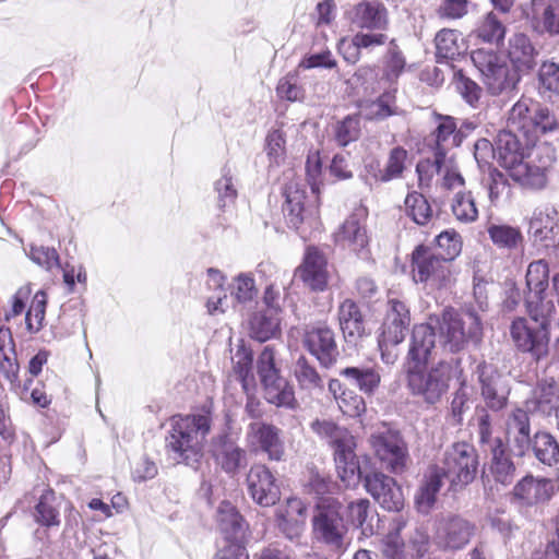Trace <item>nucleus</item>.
Wrapping results in <instances>:
<instances>
[{
	"label": "nucleus",
	"mask_w": 559,
	"mask_h": 559,
	"mask_svg": "<svg viewBox=\"0 0 559 559\" xmlns=\"http://www.w3.org/2000/svg\"><path fill=\"white\" fill-rule=\"evenodd\" d=\"M525 283L524 306L528 318H516L510 326V334L516 347L530 353L536 360L548 355L550 340V316L556 312L555 302L547 299L549 266L545 260L530 263Z\"/></svg>",
	"instance_id": "1"
},
{
	"label": "nucleus",
	"mask_w": 559,
	"mask_h": 559,
	"mask_svg": "<svg viewBox=\"0 0 559 559\" xmlns=\"http://www.w3.org/2000/svg\"><path fill=\"white\" fill-rule=\"evenodd\" d=\"M533 147L534 144H526L511 130H500L491 142V158H496L508 176L523 188L540 190L547 186L548 177L540 167L527 162Z\"/></svg>",
	"instance_id": "2"
},
{
	"label": "nucleus",
	"mask_w": 559,
	"mask_h": 559,
	"mask_svg": "<svg viewBox=\"0 0 559 559\" xmlns=\"http://www.w3.org/2000/svg\"><path fill=\"white\" fill-rule=\"evenodd\" d=\"M166 437V451L176 463L194 465L199 462L202 444L211 429L209 414L174 416Z\"/></svg>",
	"instance_id": "3"
},
{
	"label": "nucleus",
	"mask_w": 559,
	"mask_h": 559,
	"mask_svg": "<svg viewBox=\"0 0 559 559\" xmlns=\"http://www.w3.org/2000/svg\"><path fill=\"white\" fill-rule=\"evenodd\" d=\"M538 52L530 38L523 34H515L509 40L507 58L511 67L499 64L498 57L491 51V96L509 95L516 88L521 73H528L536 66Z\"/></svg>",
	"instance_id": "4"
},
{
	"label": "nucleus",
	"mask_w": 559,
	"mask_h": 559,
	"mask_svg": "<svg viewBox=\"0 0 559 559\" xmlns=\"http://www.w3.org/2000/svg\"><path fill=\"white\" fill-rule=\"evenodd\" d=\"M425 366L407 367V386L413 395L433 405L448 392L450 380L456 368L452 362L444 360L428 370L425 369Z\"/></svg>",
	"instance_id": "5"
},
{
	"label": "nucleus",
	"mask_w": 559,
	"mask_h": 559,
	"mask_svg": "<svg viewBox=\"0 0 559 559\" xmlns=\"http://www.w3.org/2000/svg\"><path fill=\"white\" fill-rule=\"evenodd\" d=\"M433 325L438 326L443 347L451 353L463 349L468 338L478 341L481 334L480 318L475 312L444 310L440 319H433Z\"/></svg>",
	"instance_id": "6"
},
{
	"label": "nucleus",
	"mask_w": 559,
	"mask_h": 559,
	"mask_svg": "<svg viewBox=\"0 0 559 559\" xmlns=\"http://www.w3.org/2000/svg\"><path fill=\"white\" fill-rule=\"evenodd\" d=\"M257 368L266 402L277 407L295 408L297 401L294 388L280 374L271 346H265L261 352Z\"/></svg>",
	"instance_id": "7"
},
{
	"label": "nucleus",
	"mask_w": 559,
	"mask_h": 559,
	"mask_svg": "<svg viewBox=\"0 0 559 559\" xmlns=\"http://www.w3.org/2000/svg\"><path fill=\"white\" fill-rule=\"evenodd\" d=\"M312 522L313 532L319 540L337 551L346 548L347 526L343 519L341 502L334 498H321Z\"/></svg>",
	"instance_id": "8"
},
{
	"label": "nucleus",
	"mask_w": 559,
	"mask_h": 559,
	"mask_svg": "<svg viewBox=\"0 0 559 559\" xmlns=\"http://www.w3.org/2000/svg\"><path fill=\"white\" fill-rule=\"evenodd\" d=\"M477 456L475 449L466 443H454L444 452L442 466H436L441 478H447L450 487L457 490L469 484L476 476Z\"/></svg>",
	"instance_id": "9"
},
{
	"label": "nucleus",
	"mask_w": 559,
	"mask_h": 559,
	"mask_svg": "<svg viewBox=\"0 0 559 559\" xmlns=\"http://www.w3.org/2000/svg\"><path fill=\"white\" fill-rule=\"evenodd\" d=\"M511 115L523 120L521 134L525 138L526 144L535 145L538 143V138H551L559 130L556 115L548 107L539 104L530 110L526 105L515 103L511 108Z\"/></svg>",
	"instance_id": "10"
},
{
	"label": "nucleus",
	"mask_w": 559,
	"mask_h": 559,
	"mask_svg": "<svg viewBox=\"0 0 559 559\" xmlns=\"http://www.w3.org/2000/svg\"><path fill=\"white\" fill-rule=\"evenodd\" d=\"M369 444L381 466L394 474L405 471L408 461V450L401 435L386 430L372 433Z\"/></svg>",
	"instance_id": "11"
},
{
	"label": "nucleus",
	"mask_w": 559,
	"mask_h": 559,
	"mask_svg": "<svg viewBox=\"0 0 559 559\" xmlns=\"http://www.w3.org/2000/svg\"><path fill=\"white\" fill-rule=\"evenodd\" d=\"M366 217L365 210L352 213L333 235L337 246L362 260L369 259L371 254Z\"/></svg>",
	"instance_id": "12"
},
{
	"label": "nucleus",
	"mask_w": 559,
	"mask_h": 559,
	"mask_svg": "<svg viewBox=\"0 0 559 559\" xmlns=\"http://www.w3.org/2000/svg\"><path fill=\"white\" fill-rule=\"evenodd\" d=\"M285 203L283 212L289 227L299 229L301 225L308 224L313 227L318 221V205L307 201L306 186L293 180L284 190Z\"/></svg>",
	"instance_id": "13"
},
{
	"label": "nucleus",
	"mask_w": 559,
	"mask_h": 559,
	"mask_svg": "<svg viewBox=\"0 0 559 559\" xmlns=\"http://www.w3.org/2000/svg\"><path fill=\"white\" fill-rule=\"evenodd\" d=\"M367 492L386 511L399 512L404 507L402 488L394 478L381 472H372L365 476Z\"/></svg>",
	"instance_id": "14"
},
{
	"label": "nucleus",
	"mask_w": 559,
	"mask_h": 559,
	"mask_svg": "<svg viewBox=\"0 0 559 559\" xmlns=\"http://www.w3.org/2000/svg\"><path fill=\"white\" fill-rule=\"evenodd\" d=\"M413 273L416 282H429L432 286H442L450 277L448 261L424 246L413 252Z\"/></svg>",
	"instance_id": "15"
},
{
	"label": "nucleus",
	"mask_w": 559,
	"mask_h": 559,
	"mask_svg": "<svg viewBox=\"0 0 559 559\" xmlns=\"http://www.w3.org/2000/svg\"><path fill=\"white\" fill-rule=\"evenodd\" d=\"M252 500L260 507H272L281 499V489L272 472L262 464L250 467L246 478Z\"/></svg>",
	"instance_id": "16"
},
{
	"label": "nucleus",
	"mask_w": 559,
	"mask_h": 559,
	"mask_svg": "<svg viewBox=\"0 0 559 559\" xmlns=\"http://www.w3.org/2000/svg\"><path fill=\"white\" fill-rule=\"evenodd\" d=\"M302 342L321 366L329 368L336 362L340 352L334 332L328 325L318 324L307 328Z\"/></svg>",
	"instance_id": "17"
},
{
	"label": "nucleus",
	"mask_w": 559,
	"mask_h": 559,
	"mask_svg": "<svg viewBox=\"0 0 559 559\" xmlns=\"http://www.w3.org/2000/svg\"><path fill=\"white\" fill-rule=\"evenodd\" d=\"M280 433L276 426L257 420L249 424L246 438L253 451L265 453L271 461H281L284 456V443Z\"/></svg>",
	"instance_id": "18"
},
{
	"label": "nucleus",
	"mask_w": 559,
	"mask_h": 559,
	"mask_svg": "<svg viewBox=\"0 0 559 559\" xmlns=\"http://www.w3.org/2000/svg\"><path fill=\"white\" fill-rule=\"evenodd\" d=\"M475 526L459 515L442 516L437 522L436 540L444 549L465 547L474 535Z\"/></svg>",
	"instance_id": "19"
},
{
	"label": "nucleus",
	"mask_w": 559,
	"mask_h": 559,
	"mask_svg": "<svg viewBox=\"0 0 559 559\" xmlns=\"http://www.w3.org/2000/svg\"><path fill=\"white\" fill-rule=\"evenodd\" d=\"M552 495L554 485L551 479L534 477L532 474L522 477L507 493L511 500L519 501L527 507L545 503L551 499Z\"/></svg>",
	"instance_id": "20"
},
{
	"label": "nucleus",
	"mask_w": 559,
	"mask_h": 559,
	"mask_svg": "<svg viewBox=\"0 0 559 559\" xmlns=\"http://www.w3.org/2000/svg\"><path fill=\"white\" fill-rule=\"evenodd\" d=\"M411 324V313L404 301L388 300L386 314L382 324L381 344H401Z\"/></svg>",
	"instance_id": "21"
},
{
	"label": "nucleus",
	"mask_w": 559,
	"mask_h": 559,
	"mask_svg": "<svg viewBox=\"0 0 559 559\" xmlns=\"http://www.w3.org/2000/svg\"><path fill=\"white\" fill-rule=\"evenodd\" d=\"M356 440L354 436H350L333 448L337 476L347 487L357 485L361 478L360 463L356 454Z\"/></svg>",
	"instance_id": "22"
},
{
	"label": "nucleus",
	"mask_w": 559,
	"mask_h": 559,
	"mask_svg": "<svg viewBox=\"0 0 559 559\" xmlns=\"http://www.w3.org/2000/svg\"><path fill=\"white\" fill-rule=\"evenodd\" d=\"M516 477V465L510 454V445L501 438L495 439L491 445V491L510 487Z\"/></svg>",
	"instance_id": "23"
},
{
	"label": "nucleus",
	"mask_w": 559,
	"mask_h": 559,
	"mask_svg": "<svg viewBox=\"0 0 559 559\" xmlns=\"http://www.w3.org/2000/svg\"><path fill=\"white\" fill-rule=\"evenodd\" d=\"M306 504L296 497H290L275 510V520L278 530L290 540L300 536L305 520Z\"/></svg>",
	"instance_id": "24"
},
{
	"label": "nucleus",
	"mask_w": 559,
	"mask_h": 559,
	"mask_svg": "<svg viewBox=\"0 0 559 559\" xmlns=\"http://www.w3.org/2000/svg\"><path fill=\"white\" fill-rule=\"evenodd\" d=\"M298 276L312 290L322 292L328 285L326 259L316 247H308L304 263L297 267Z\"/></svg>",
	"instance_id": "25"
},
{
	"label": "nucleus",
	"mask_w": 559,
	"mask_h": 559,
	"mask_svg": "<svg viewBox=\"0 0 559 559\" xmlns=\"http://www.w3.org/2000/svg\"><path fill=\"white\" fill-rule=\"evenodd\" d=\"M436 347V328L433 318L428 323L414 326L412 331L409 349L407 353L408 366L427 365Z\"/></svg>",
	"instance_id": "26"
},
{
	"label": "nucleus",
	"mask_w": 559,
	"mask_h": 559,
	"mask_svg": "<svg viewBox=\"0 0 559 559\" xmlns=\"http://www.w3.org/2000/svg\"><path fill=\"white\" fill-rule=\"evenodd\" d=\"M212 453L216 464L229 475H235L247 464L245 450L227 435L213 439Z\"/></svg>",
	"instance_id": "27"
},
{
	"label": "nucleus",
	"mask_w": 559,
	"mask_h": 559,
	"mask_svg": "<svg viewBox=\"0 0 559 559\" xmlns=\"http://www.w3.org/2000/svg\"><path fill=\"white\" fill-rule=\"evenodd\" d=\"M352 23L368 31H385L389 26L388 10L378 0L362 1L355 5Z\"/></svg>",
	"instance_id": "28"
},
{
	"label": "nucleus",
	"mask_w": 559,
	"mask_h": 559,
	"mask_svg": "<svg viewBox=\"0 0 559 559\" xmlns=\"http://www.w3.org/2000/svg\"><path fill=\"white\" fill-rule=\"evenodd\" d=\"M557 212H534L528 223V235L535 245L545 248L559 245V224L556 222Z\"/></svg>",
	"instance_id": "29"
},
{
	"label": "nucleus",
	"mask_w": 559,
	"mask_h": 559,
	"mask_svg": "<svg viewBox=\"0 0 559 559\" xmlns=\"http://www.w3.org/2000/svg\"><path fill=\"white\" fill-rule=\"evenodd\" d=\"M216 521L227 543H242L247 524L229 501H222L217 508Z\"/></svg>",
	"instance_id": "30"
},
{
	"label": "nucleus",
	"mask_w": 559,
	"mask_h": 559,
	"mask_svg": "<svg viewBox=\"0 0 559 559\" xmlns=\"http://www.w3.org/2000/svg\"><path fill=\"white\" fill-rule=\"evenodd\" d=\"M338 322L346 342L356 344L366 334L364 316L357 304L344 300L338 307Z\"/></svg>",
	"instance_id": "31"
},
{
	"label": "nucleus",
	"mask_w": 559,
	"mask_h": 559,
	"mask_svg": "<svg viewBox=\"0 0 559 559\" xmlns=\"http://www.w3.org/2000/svg\"><path fill=\"white\" fill-rule=\"evenodd\" d=\"M557 389L554 381L546 380L538 382L532 396L526 400L525 406L530 413H539L544 416H550L558 411Z\"/></svg>",
	"instance_id": "32"
},
{
	"label": "nucleus",
	"mask_w": 559,
	"mask_h": 559,
	"mask_svg": "<svg viewBox=\"0 0 559 559\" xmlns=\"http://www.w3.org/2000/svg\"><path fill=\"white\" fill-rule=\"evenodd\" d=\"M329 391L335 399L340 411L349 417H358L366 411V403L364 399L356 392L344 389L343 384L337 379H332L329 382Z\"/></svg>",
	"instance_id": "33"
},
{
	"label": "nucleus",
	"mask_w": 559,
	"mask_h": 559,
	"mask_svg": "<svg viewBox=\"0 0 559 559\" xmlns=\"http://www.w3.org/2000/svg\"><path fill=\"white\" fill-rule=\"evenodd\" d=\"M340 376L369 396L378 390L381 382L380 372L374 367H346L340 371Z\"/></svg>",
	"instance_id": "34"
},
{
	"label": "nucleus",
	"mask_w": 559,
	"mask_h": 559,
	"mask_svg": "<svg viewBox=\"0 0 559 559\" xmlns=\"http://www.w3.org/2000/svg\"><path fill=\"white\" fill-rule=\"evenodd\" d=\"M441 486V473L437 467H432L415 496L416 508L420 513H429L436 502V496Z\"/></svg>",
	"instance_id": "35"
},
{
	"label": "nucleus",
	"mask_w": 559,
	"mask_h": 559,
	"mask_svg": "<svg viewBox=\"0 0 559 559\" xmlns=\"http://www.w3.org/2000/svg\"><path fill=\"white\" fill-rule=\"evenodd\" d=\"M347 522L359 528L366 537L374 534L372 524L373 516L370 515V502L367 499L350 501L346 507Z\"/></svg>",
	"instance_id": "36"
},
{
	"label": "nucleus",
	"mask_w": 559,
	"mask_h": 559,
	"mask_svg": "<svg viewBox=\"0 0 559 559\" xmlns=\"http://www.w3.org/2000/svg\"><path fill=\"white\" fill-rule=\"evenodd\" d=\"M532 450L535 457L543 464L552 466L559 462V443L557 439L547 431L535 433Z\"/></svg>",
	"instance_id": "37"
},
{
	"label": "nucleus",
	"mask_w": 559,
	"mask_h": 559,
	"mask_svg": "<svg viewBox=\"0 0 559 559\" xmlns=\"http://www.w3.org/2000/svg\"><path fill=\"white\" fill-rule=\"evenodd\" d=\"M559 150V139L538 138V143L530 148V160L535 167H540L544 175L547 176V169L557 160Z\"/></svg>",
	"instance_id": "38"
},
{
	"label": "nucleus",
	"mask_w": 559,
	"mask_h": 559,
	"mask_svg": "<svg viewBox=\"0 0 559 559\" xmlns=\"http://www.w3.org/2000/svg\"><path fill=\"white\" fill-rule=\"evenodd\" d=\"M405 212L417 225H427L433 219V212L429 202L417 191L409 192L406 195Z\"/></svg>",
	"instance_id": "39"
},
{
	"label": "nucleus",
	"mask_w": 559,
	"mask_h": 559,
	"mask_svg": "<svg viewBox=\"0 0 559 559\" xmlns=\"http://www.w3.org/2000/svg\"><path fill=\"white\" fill-rule=\"evenodd\" d=\"M406 67V59L394 38L390 39L384 56L383 79L395 83Z\"/></svg>",
	"instance_id": "40"
},
{
	"label": "nucleus",
	"mask_w": 559,
	"mask_h": 559,
	"mask_svg": "<svg viewBox=\"0 0 559 559\" xmlns=\"http://www.w3.org/2000/svg\"><path fill=\"white\" fill-rule=\"evenodd\" d=\"M460 34L455 29L443 28L435 37L436 56L438 61L454 60L461 55V45L459 44Z\"/></svg>",
	"instance_id": "41"
},
{
	"label": "nucleus",
	"mask_w": 559,
	"mask_h": 559,
	"mask_svg": "<svg viewBox=\"0 0 559 559\" xmlns=\"http://www.w3.org/2000/svg\"><path fill=\"white\" fill-rule=\"evenodd\" d=\"M490 239L498 248L513 250L523 241V235L519 227L509 224H491Z\"/></svg>",
	"instance_id": "42"
},
{
	"label": "nucleus",
	"mask_w": 559,
	"mask_h": 559,
	"mask_svg": "<svg viewBox=\"0 0 559 559\" xmlns=\"http://www.w3.org/2000/svg\"><path fill=\"white\" fill-rule=\"evenodd\" d=\"M295 378L302 390L309 392L323 389V380L317 369L311 366L308 360L300 356L294 368Z\"/></svg>",
	"instance_id": "43"
},
{
	"label": "nucleus",
	"mask_w": 559,
	"mask_h": 559,
	"mask_svg": "<svg viewBox=\"0 0 559 559\" xmlns=\"http://www.w3.org/2000/svg\"><path fill=\"white\" fill-rule=\"evenodd\" d=\"M310 427L317 436L326 440L332 448H335L343 440L353 436L346 428L328 419H316L311 423Z\"/></svg>",
	"instance_id": "44"
},
{
	"label": "nucleus",
	"mask_w": 559,
	"mask_h": 559,
	"mask_svg": "<svg viewBox=\"0 0 559 559\" xmlns=\"http://www.w3.org/2000/svg\"><path fill=\"white\" fill-rule=\"evenodd\" d=\"M436 118L438 120V126L432 134L436 142L435 152L439 151V148L447 152L444 146L445 143H451L452 145L457 146L461 141L457 138L459 134L456 133V123L454 118L442 115H436Z\"/></svg>",
	"instance_id": "45"
},
{
	"label": "nucleus",
	"mask_w": 559,
	"mask_h": 559,
	"mask_svg": "<svg viewBox=\"0 0 559 559\" xmlns=\"http://www.w3.org/2000/svg\"><path fill=\"white\" fill-rule=\"evenodd\" d=\"M233 371L236 379L241 383L245 392L249 391V378L252 370V352L243 346L239 347L233 356Z\"/></svg>",
	"instance_id": "46"
},
{
	"label": "nucleus",
	"mask_w": 559,
	"mask_h": 559,
	"mask_svg": "<svg viewBox=\"0 0 559 559\" xmlns=\"http://www.w3.org/2000/svg\"><path fill=\"white\" fill-rule=\"evenodd\" d=\"M436 243L437 254L448 262L454 260L462 250V239L455 230L440 233L436 238Z\"/></svg>",
	"instance_id": "47"
},
{
	"label": "nucleus",
	"mask_w": 559,
	"mask_h": 559,
	"mask_svg": "<svg viewBox=\"0 0 559 559\" xmlns=\"http://www.w3.org/2000/svg\"><path fill=\"white\" fill-rule=\"evenodd\" d=\"M277 329V319L266 313H255L250 320V336L259 342L270 340Z\"/></svg>",
	"instance_id": "48"
},
{
	"label": "nucleus",
	"mask_w": 559,
	"mask_h": 559,
	"mask_svg": "<svg viewBox=\"0 0 559 559\" xmlns=\"http://www.w3.org/2000/svg\"><path fill=\"white\" fill-rule=\"evenodd\" d=\"M55 493L47 490L41 495L36 506L35 518L38 523L45 526H58L60 524L59 512L53 506Z\"/></svg>",
	"instance_id": "49"
},
{
	"label": "nucleus",
	"mask_w": 559,
	"mask_h": 559,
	"mask_svg": "<svg viewBox=\"0 0 559 559\" xmlns=\"http://www.w3.org/2000/svg\"><path fill=\"white\" fill-rule=\"evenodd\" d=\"M254 278L247 273H240L231 284V296L240 305L252 302L257 297Z\"/></svg>",
	"instance_id": "50"
},
{
	"label": "nucleus",
	"mask_w": 559,
	"mask_h": 559,
	"mask_svg": "<svg viewBox=\"0 0 559 559\" xmlns=\"http://www.w3.org/2000/svg\"><path fill=\"white\" fill-rule=\"evenodd\" d=\"M47 305V295L44 290H39L33 297L28 311L26 312V326L29 332H38L45 319Z\"/></svg>",
	"instance_id": "51"
},
{
	"label": "nucleus",
	"mask_w": 559,
	"mask_h": 559,
	"mask_svg": "<svg viewBox=\"0 0 559 559\" xmlns=\"http://www.w3.org/2000/svg\"><path fill=\"white\" fill-rule=\"evenodd\" d=\"M407 158V151L401 146H396L390 151L388 162L383 171H380L379 180L386 182L402 176L405 162Z\"/></svg>",
	"instance_id": "52"
},
{
	"label": "nucleus",
	"mask_w": 559,
	"mask_h": 559,
	"mask_svg": "<svg viewBox=\"0 0 559 559\" xmlns=\"http://www.w3.org/2000/svg\"><path fill=\"white\" fill-rule=\"evenodd\" d=\"M447 152L439 148L435 152V159L420 160L416 166L418 174L419 186H429L435 174L442 173V166L444 165Z\"/></svg>",
	"instance_id": "53"
},
{
	"label": "nucleus",
	"mask_w": 559,
	"mask_h": 559,
	"mask_svg": "<svg viewBox=\"0 0 559 559\" xmlns=\"http://www.w3.org/2000/svg\"><path fill=\"white\" fill-rule=\"evenodd\" d=\"M538 83L540 93L548 92L559 96V64L543 62L538 70Z\"/></svg>",
	"instance_id": "54"
},
{
	"label": "nucleus",
	"mask_w": 559,
	"mask_h": 559,
	"mask_svg": "<svg viewBox=\"0 0 559 559\" xmlns=\"http://www.w3.org/2000/svg\"><path fill=\"white\" fill-rule=\"evenodd\" d=\"M440 175H442L441 187L448 191H461L465 186V180L459 170L453 155H445Z\"/></svg>",
	"instance_id": "55"
},
{
	"label": "nucleus",
	"mask_w": 559,
	"mask_h": 559,
	"mask_svg": "<svg viewBox=\"0 0 559 559\" xmlns=\"http://www.w3.org/2000/svg\"><path fill=\"white\" fill-rule=\"evenodd\" d=\"M452 212L454 216L462 222H473L478 215L471 193H462L461 191H457L454 197Z\"/></svg>",
	"instance_id": "56"
},
{
	"label": "nucleus",
	"mask_w": 559,
	"mask_h": 559,
	"mask_svg": "<svg viewBox=\"0 0 559 559\" xmlns=\"http://www.w3.org/2000/svg\"><path fill=\"white\" fill-rule=\"evenodd\" d=\"M389 94L381 95L377 100L369 103L362 108V116L367 120H383L392 115H396V107L389 104Z\"/></svg>",
	"instance_id": "57"
},
{
	"label": "nucleus",
	"mask_w": 559,
	"mask_h": 559,
	"mask_svg": "<svg viewBox=\"0 0 559 559\" xmlns=\"http://www.w3.org/2000/svg\"><path fill=\"white\" fill-rule=\"evenodd\" d=\"M360 133L359 119L353 116L346 117L336 124L334 138L338 145L346 146L358 139Z\"/></svg>",
	"instance_id": "58"
},
{
	"label": "nucleus",
	"mask_w": 559,
	"mask_h": 559,
	"mask_svg": "<svg viewBox=\"0 0 559 559\" xmlns=\"http://www.w3.org/2000/svg\"><path fill=\"white\" fill-rule=\"evenodd\" d=\"M215 190L218 194L219 207H226L234 203L237 197V190L234 185L233 176L229 169H224L222 177L215 183Z\"/></svg>",
	"instance_id": "59"
},
{
	"label": "nucleus",
	"mask_w": 559,
	"mask_h": 559,
	"mask_svg": "<svg viewBox=\"0 0 559 559\" xmlns=\"http://www.w3.org/2000/svg\"><path fill=\"white\" fill-rule=\"evenodd\" d=\"M276 93L278 97L289 102H300L305 97L304 88L297 84L293 74H287L278 81Z\"/></svg>",
	"instance_id": "60"
},
{
	"label": "nucleus",
	"mask_w": 559,
	"mask_h": 559,
	"mask_svg": "<svg viewBox=\"0 0 559 559\" xmlns=\"http://www.w3.org/2000/svg\"><path fill=\"white\" fill-rule=\"evenodd\" d=\"M436 12L442 20L462 19L468 12V0H441Z\"/></svg>",
	"instance_id": "61"
},
{
	"label": "nucleus",
	"mask_w": 559,
	"mask_h": 559,
	"mask_svg": "<svg viewBox=\"0 0 559 559\" xmlns=\"http://www.w3.org/2000/svg\"><path fill=\"white\" fill-rule=\"evenodd\" d=\"M29 258L34 263L46 270H51L52 267L60 265L59 255L53 248L32 246L29 250Z\"/></svg>",
	"instance_id": "62"
},
{
	"label": "nucleus",
	"mask_w": 559,
	"mask_h": 559,
	"mask_svg": "<svg viewBox=\"0 0 559 559\" xmlns=\"http://www.w3.org/2000/svg\"><path fill=\"white\" fill-rule=\"evenodd\" d=\"M355 44L360 50L371 51L376 47L389 44V37L383 31L358 32L354 36Z\"/></svg>",
	"instance_id": "63"
},
{
	"label": "nucleus",
	"mask_w": 559,
	"mask_h": 559,
	"mask_svg": "<svg viewBox=\"0 0 559 559\" xmlns=\"http://www.w3.org/2000/svg\"><path fill=\"white\" fill-rule=\"evenodd\" d=\"M266 153L270 159L280 164L285 154V136L280 129L272 130L266 136Z\"/></svg>",
	"instance_id": "64"
}]
</instances>
